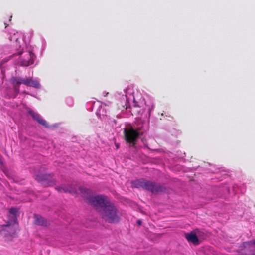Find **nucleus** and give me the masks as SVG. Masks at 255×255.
Segmentation results:
<instances>
[{
  "instance_id": "nucleus-1",
  "label": "nucleus",
  "mask_w": 255,
  "mask_h": 255,
  "mask_svg": "<svg viewBox=\"0 0 255 255\" xmlns=\"http://www.w3.org/2000/svg\"><path fill=\"white\" fill-rule=\"evenodd\" d=\"M122 95V100L125 101L123 106L129 111L132 115H135L136 121L131 126L127 127L124 129V133L127 142L130 146L136 147L137 140L147 130V124L146 121L150 115V112L153 108L151 104H147L143 98L142 94L137 91L134 92L133 89L128 86L124 90Z\"/></svg>"
},
{
  "instance_id": "nucleus-2",
  "label": "nucleus",
  "mask_w": 255,
  "mask_h": 255,
  "mask_svg": "<svg viewBox=\"0 0 255 255\" xmlns=\"http://www.w3.org/2000/svg\"><path fill=\"white\" fill-rule=\"evenodd\" d=\"M79 190L88 202L97 208H101V214L105 221L112 223L119 221L120 217L117 209L107 196L103 195L90 196L91 191L84 187H80Z\"/></svg>"
},
{
  "instance_id": "nucleus-3",
  "label": "nucleus",
  "mask_w": 255,
  "mask_h": 255,
  "mask_svg": "<svg viewBox=\"0 0 255 255\" xmlns=\"http://www.w3.org/2000/svg\"><path fill=\"white\" fill-rule=\"evenodd\" d=\"M16 52L2 59L0 62L1 66L10 60H12L15 65L21 66H28L33 64L36 59L33 52V47L27 46L24 51V43L22 45L18 38L16 39Z\"/></svg>"
},
{
  "instance_id": "nucleus-4",
  "label": "nucleus",
  "mask_w": 255,
  "mask_h": 255,
  "mask_svg": "<svg viewBox=\"0 0 255 255\" xmlns=\"http://www.w3.org/2000/svg\"><path fill=\"white\" fill-rule=\"evenodd\" d=\"M131 184L132 187L142 188L155 194L164 193L166 190L164 186L143 178L132 180Z\"/></svg>"
},
{
  "instance_id": "nucleus-5",
  "label": "nucleus",
  "mask_w": 255,
  "mask_h": 255,
  "mask_svg": "<svg viewBox=\"0 0 255 255\" xmlns=\"http://www.w3.org/2000/svg\"><path fill=\"white\" fill-rule=\"evenodd\" d=\"M12 83L15 84H23L28 86H31L35 88H40V84L39 81L37 80H33L31 78H22L20 77H13L12 78Z\"/></svg>"
},
{
  "instance_id": "nucleus-6",
  "label": "nucleus",
  "mask_w": 255,
  "mask_h": 255,
  "mask_svg": "<svg viewBox=\"0 0 255 255\" xmlns=\"http://www.w3.org/2000/svg\"><path fill=\"white\" fill-rule=\"evenodd\" d=\"M36 179L42 185L47 187L52 186L55 184L56 181L52 174H38L36 176Z\"/></svg>"
},
{
  "instance_id": "nucleus-7",
  "label": "nucleus",
  "mask_w": 255,
  "mask_h": 255,
  "mask_svg": "<svg viewBox=\"0 0 255 255\" xmlns=\"http://www.w3.org/2000/svg\"><path fill=\"white\" fill-rule=\"evenodd\" d=\"M243 246L241 251L242 255H255V240L244 242Z\"/></svg>"
},
{
  "instance_id": "nucleus-8",
  "label": "nucleus",
  "mask_w": 255,
  "mask_h": 255,
  "mask_svg": "<svg viewBox=\"0 0 255 255\" xmlns=\"http://www.w3.org/2000/svg\"><path fill=\"white\" fill-rule=\"evenodd\" d=\"M15 230L13 226H6L0 231V233L6 241L11 240L15 236Z\"/></svg>"
},
{
  "instance_id": "nucleus-9",
  "label": "nucleus",
  "mask_w": 255,
  "mask_h": 255,
  "mask_svg": "<svg viewBox=\"0 0 255 255\" xmlns=\"http://www.w3.org/2000/svg\"><path fill=\"white\" fill-rule=\"evenodd\" d=\"M28 113L31 115L32 118L34 120L36 121L39 124L46 128L49 127L47 122L44 120L38 113L35 112L32 110H29L28 111Z\"/></svg>"
},
{
  "instance_id": "nucleus-10",
  "label": "nucleus",
  "mask_w": 255,
  "mask_h": 255,
  "mask_svg": "<svg viewBox=\"0 0 255 255\" xmlns=\"http://www.w3.org/2000/svg\"><path fill=\"white\" fill-rule=\"evenodd\" d=\"M56 189L58 192H69L74 195L77 194V189L75 187L68 185H62L60 186H57L56 187Z\"/></svg>"
},
{
  "instance_id": "nucleus-11",
  "label": "nucleus",
  "mask_w": 255,
  "mask_h": 255,
  "mask_svg": "<svg viewBox=\"0 0 255 255\" xmlns=\"http://www.w3.org/2000/svg\"><path fill=\"white\" fill-rule=\"evenodd\" d=\"M106 105H101L96 112V115L100 119H103L105 117L107 116V111L105 108Z\"/></svg>"
},
{
  "instance_id": "nucleus-12",
  "label": "nucleus",
  "mask_w": 255,
  "mask_h": 255,
  "mask_svg": "<svg viewBox=\"0 0 255 255\" xmlns=\"http://www.w3.org/2000/svg\"><path fill=\"white\" fill-rule=\"evenodd\" d=\"M35 223L36 225L47 226L48 225V222L42 217L38 215H34Z\"/></svg>"
},
{
  "instance_id": "nucleus-13",
  "label": "nucleus",
  "mask_w": 255,
  "mask_h": 255,
  "mask_svg": "<svg viewBox=\"0 0 255 255\" xmlns=\"http://www.w3.org/2000/svg\"><path fill=\"white\" fill-rule=\"evenodd\" d=\"M186 239L194 244H198V239L197 235L193 233L190 232L189 233H187L185 235Z\"/></svg>"
},
{
  "instance_id": "nucleus-14",
  "label": "nucleus",
  "mask_w": 255,
  "mask_h": 255,
  "mask_svg": "<svg viewBox=\"0 0 255 255\" xmlns=\"http://www.w3.org/2000/svg\"><path fill=\"white\" fill-rule=\"evenodd\" d=\"M9 212L10 214L14 216V218H16V214L18 213V210L16 208H12L10 209Z\"/></svg>"
},
{
  "instance_id": "nucleus-15",
  "label": "nucleus",
  "mask_w": 255,
  "mask_h": 255,
  "mask_svg": "<svg viewBox=\"0 0 255 255\" xmlns=\"http://www.w3.org/2000/svg\"><path fill=\"white\" fill-rule=\"evenodd\" d=\"M66 101H67V104L70 106H72L74 104L73 100L71 98H67L66 100Z\"/></svg>"
},
{
  "instance_id": "nucleus-16",
  "label": "nucleus",
  "mask_w": 255,
  "mask_h": 255,
  "mask_svg": "<svg viewBox=\"0 0 255 255\" xmlns=\"http://www.w3.org/2000/svg\"><path fill=\"white\" fill-rule=\"evenodd\" d=\"M142 223V221L140 220H138L137 221V224L139 225H141Z\"/></svg>"
},
{
  "instance_id": "nucleus-17",
  "label": "nucleus",
  "mask_w": 255,
  "mask_h": 255,
  "mask_svg": "<svg viewBox=\"0 0 255 255\" xmlns=\"http://www.w3.org/2000/svg\"><path fill=\"white\" fill-rule=\"evenodd\" d=\"M108 92H103V95L104 97H106L108 94Z\"/></svg>"
},
{
  "instance_id": "nucleus-18",
  "label": "nucleus",
  "mask_w": 255,
  "mask_h": 255,
  "mask_svg": "<svg viewBox=\"0 0 255 255\" xmlns=\"http://www.w3.org/2000/svg\"><path fill=\"white\" fill-rule=\"evenodd\" d=\"M2 164H3V163L1 160V156L0 155V165H2Z\"/></svg>"
},
{
  "instance_id": "nucleus-19",
  "label": "nucleus",
  "mask_w": 255,
  "mask_h": 255,
  "mask_svg": "<svg viewBox=\"0 0 255 255\" xmlns=\"http://www.w3.org/2000/svg\"><path fill=\"white\" fill-rule=\"evenodd\" d=\"M115 146H116V149H118L119 148V144L118 143H115Z\"/></svg>"
},
{
  "instance_id": "nucleus-20",
  "label": "nucleus",
  "mask_w": 255,
  "mask_h": 255,
  "mask_svg": "<svg viewBox=\"0 0 255 255\" xmlns=\"http://www.w3.org/2000/svg\"><path fill=\"white\" fill-rule=\"evenodd\" d=\"M15 89H16V91H17V92H18V91H19V89H18V88H16V87H15Z\"/></svg>"
},
{
  "instance_id": "nucleus-21",
  "label": "nucleus",
  "mask_w": 255,
  "mask_h": 255,
  "mask_svg": "<svg viewBox=\"0 0 255 255\" xmlns=\"http://www.w3.org/2000/svg\"><path fill=\"white\" fill-rule=\"evenodd\" d=\"M4 24L5 25V27H6L7 26V25H8V24H6V23H4Z\"/></svg>"
},
{
  "instance_id": "nucleus-22",
  "label": "nucleus",
  "mask_w": 255,
  "mask_h": 255,
  "mask_svg": "<svg viewBox=\"0 0 255 255\" xmlns=\"http://www.w3.org/2000/svg\"><path fill=\"white\" fill-rule=\"evenodd\" d=\"M213 172H214V173H216V172H218V171H213Z\"/></svg>"
},
{
  "instance_id": "nucleus-23",
  "label": "nucleus",
  "mask_w": 255,
  "mask_h": 255,
  "mask_svg": "<svg viewBox=\"0 0 255 255\" xmlns=\"http://www.w3.org/2000/svg\"><path fill=\"white\" fill-rule=\"evenodd\" d=\"M12 37H10V40H12Z\"/></svg>"
}]
</instances>
